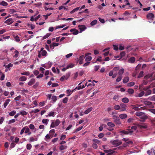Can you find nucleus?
I'll return each instance as SVG.
<instances>
[{
	"mask_svg": "<svg viewBox=\"0 0 155 155\" xmlns=\"http://www.w3.org/2000/svg\"><path fill=\"white\" fill-rule=\"evenodd\" d=\"M113 118L114 120V122L117 124H121V122L120 121V119L119 117L116 116H113Z\"/></svg>",
	"mask_w": 155,
	"mask_h": 155,
	"instance_id": "nucleus-1",
	"label": "nucleus"
},
{
	"mask_svg": "<svg viewBox=\"0 0 155 155\" xmlns=\"http://www.w3.org/2000/svg\"><path fill=\"white\" fill-rule=\"evenodd\" d=\"M110 143L115 146H117L120 145L122 143V142L119 141L117 140L111 141Z\"/></svg>",
	"mask_w": 155,
	"mask_h": 155,
	"instance_id": "nucleus-2",
	"label": "nucleus"
},
{
	"mask_svg": "<svg viewBox=\"0 0 155 155\" xmlns=\"http://www.w3.org/2000/svg\"><path fill=\"white\" fill-rule=\"evenodd\" d=\"M137 127L140 129H145L147 128V126L146 124H137Z\"/></svg>",
	"mask_w": 155,
	"mask_h": 155,
	"instance_id": "nucleus-3",
	"label": "nucleus"
},
{
	"mask_svg": "<svg viewBox=\"0 0 155 155\" xmlns=\"http://www.w3.org/2000/svg\"><path fill=\"white\" fill-rule=\"evenodd\" d=\"M147 17L148 19L153 20V18H154V15L153 13H150L147 14Z\"/></svg>",
	"mask_w": 155,
	"mask_h": 155,
	"instance_id": "nucleus-4",
	"label": "nucleus"
},
{
	"mask_svg": "<svg viewBox=\"0 0 155 155\" xmlns=\"http://www.w3.org/2000/svg\"><path fill=\"white\" fill-rule=\"evenodd\" d=\"M120 111H124L126 110V105L125 104L122 103L120 104Z\"/></svg>",
	"mask_w": 155,
	"mask_h": 155,
	"instance_id": "nucleus-5",
	"label": "nucleus"
},
{
	"mask_svg": "<svg viewBox=\"0 0 155 155\" xmlns=\"http://www.w3.org/2000/svg\"><path fill=\"white\" fill-rule=\"evenodd\" d=\"M78 27L80 30V33H81L86 28V26L84 25H79L78 26Z\"/></svg>",
	"mask_w": 155,
	"mask_h": 155,
	"instance_id": "nucleus-6",
	"label": "nucleus"
},
{
	"mask_svg": "<svg viewBox=\"0 0 155 155\" xmlns=\"http://www.w3.org/2000/svg\"><path fill=\"white\" fill-rule=\"evenodd\" d=\"M85 58V57L83 55H82L79 57L78 59V61L80 64H83V61Z\"/></svg>",
	"mask_w": 155,
	"mask_h": 155,
	"instance_id": "nucleus-7",
	"label": "nucleus"
},
{
	"mask_svg": "<svg viewBox=\"0 0 155 155\" xmlns=\"http://www.w3.org/2000/svg\"><path fill=\"white\" fill-rule=\"evenodd\" d=\"M133 131L131 130H128V131H125V130H122L120 131V133L124 134H130V135L132 134V133H133Z\"/></svg>",
	"mask_w": 155,
	"mask_h": 155,
	"instance_id": "nucleus-8",
	"label": "nucleus"
},
{
	"mask_svg": "<svg viewBox=\"0 0 155 155\" xmlns=\"http://www.w3.org/2000/svg\"><path fill=\"white\" fill-rule=\"evenodd\" d=\"M104 152L105 153H107L108 154L107 155H111L114 152V151H113L111 149L107 150H104Z\"/></svg>",
	"mask_w": 155,
	"mask_h": 155,
	"instance_id": "nucleus-9",
	"label": "nucleus"
},
{
	"mask_svg": "<svg viewBox=\"0 0 155 155\" xmlns=\"http://www.w3.org/2000/svg\"><path fill=\"white\" fill-rule=\"evenodd\" d=\"M14 21L12 18H8L5 21V23H6L8 25H10Z\"/></svg>",
	"mask_w": 155,
	"mask_h": 155,
	"instance_id": "nucleus-10",
	"label": "nucleus"
},
{
	"mask_svg": "<svg viewBox=\"0 0 155 155\" xmlns=\"http://www.w3.org/2000/svg\"><path fill=\"white\" fill-rule=\"evenodd\" d=\"M142 119H143V122H144L145 120L147 119L148 118L147 116L144 113L140 117Z\"/></svg>",
	"mask_w": 155,
	"mask_h": 155,
	"instance_id": "nucleus-11",
	"label": "nucleus"
},
{
	"mask_svg": "<svg viewBox=\"0 0 155 155\" xmlns=\"http://www.w3.org/2000/svg\"><path fill=\"white\" fill-rule=\"evenodd\" d=\"M35 82V80L34 78L31 79L30 81L28 83V84L31 86Z\"/></svg>",
	"mask_w": 155,
	"mask_h": 155,
	"instance_id": "nucleus-12",
	"label": "nucleus"
},
{
	"mask_svg": "<svg viewBox=\"0 0 155 155\" xmlns=\"http://www.w3.org/2000/svg\"><path fill=\"white\" fill-rule=\"evenodd\" d=\"M135 61V58L134 57H131L128 60V62L130 63H134Z\"/></svg>",
	"mask_w": 155,
	"mask_h": 155,
	"instance_id": "nucleus-13",
	"label": "nucleus"
},
{
	"mask_svg": "<svg viewBox=\"0 0 155 155\" xmlns=\"http://www.w3.org/2000/svg\"><path fill=\"white\" fill-rule=\"evenodd\" d=\"M121 101L124 103H127L129 101V99L128 98L125 97L122 98Z\"/></svg>",
	"mask_w": 155,
	"mask_h": 155,
	"instance_id": "nucleus-14",
	"label": "nucleus"
},
{
	"mask_svg": "<svg viewBox=\"0 0 155 155\" xmlns=\"http://www.w3.org/2000/svg\"><path fill=\"white\" fill-rule=\"evenodd\" d=\"M19 114L20 115H21L22 116H24L26 115L28 113L26 111L23 110H21L19 112Z\"/></svg>",
	"mask_w": 155,
	"mask_h": 155,
	"instance_id": "nucleus-15",
	"label": "nucleus"
},
{
	"mask_svg": "<svg viewBox=\"0 0 155 155\" xmlns=\"http://www.w3.org/2000/svg\"><path fill=\"white\" fill-rule=\"evenodd\" d=\"M119 117L121 119H124L126 118L127 116L126 114H120Z\"/></svg>",
	"mask_w": 155,
	"mask_h": 155,
	"instance_id": "nucleus-16",
	"label": "nucleus"
},
{
	"mask_svg": "<svg viewBox=\"0 0 155 155\" xmlns=\"http://www.w3.org/2000/svg\"><path fill=\"white\" fill-rule=\"evenodd\" d=\"M10 101V100L9 99H7L5 101L3 105L4 108H5L6 107L7 105L8 104Z\"/></svg>",
	"mask_w": 155,
	"mask_h": 155,
	"instance_id": "nucleus-17",
	"label": "nucleus"
},
{
	"mask_svg": "<svg viewBox=\"0 0 155 155\" xmlns=\"http://www.w3.org/2000/svg\"><path fill=\"white\" fill-rule=\"evenodd\" d=\"M129 80V78L128 77H126L124 78L123 80V82L124 83H127Z\"/></svg>",
	"mask_w": 155,
	"mask_h": 155,
	"instance_id": "nucleus-18",
	"label": "nucleus"
},
{
	"mask_svg": "<svg viewBox=\"0 0 155 155\" xmlns=\"http://www.w3.org/2000/svg\"><path fill=\"white\" fill-rule=\"evenodd\" d=\"M54 114H55V112H54V111L50 112L46 116V117H48V116H49V117L52 116V117H54Z\"/></svg>",
	"mask_w": 155,
	"mask_h": 155,
	"instance_id": "nucleus-19",
	"label": "nucleus"
},
{
	"mask_svg": "<svg viewBox=\"0 0 155 155\" xmlns=\"http://www.w3.org/2000/svg\"><path fill=\"white\" fill-rule=\"evenodd\" d=\"M26 79H27V78L24 76H22L21 77L19 78V80L20 81H25L26 80Z\"/></svg>",
	"mask_w": 155,
	"mask_h": 155,
	"instance_id": "nucleus-20",
	"label": "nucleus"
},
{
	"mask_svg": "<svg viewBox=\"0 0 155 155\" xmlns=\"http://www.w3.org/2000/svg\"><path fill=\"white\" fill-rule=\"evenodd\" d=\"M124 70L123 68H122L118 72V74L119 75H121L123 74L124 73Z\"/></svg>",
	"mask_w": 155,
	"mask_h": 155,
	"instance_id": "nucleus-21",
	"label": "nucleus"
},
{
	"mask_svg": "<svg viewBox=\"0 0 155 155\" xmlns=\"http://www.w3.org/2000/svg\"><path fill=\"white\" fill-rule=\"evenodd\" d=\"M92 108L90 107L87 109L84 112V113L85 114H87L89 113L90 112H91L92 110Z\"/></svg>",
	"mask_w": 155,
	"mask_h": 155,
	"instance_id": "nucleus-22",
	"label": "nucleus"
},
{
	"mask_svg": "<svg viewBox=\"0 0 155 155\" xmlns=\"http://www.w3.org/2000/svg\"><path fill=\"white\" fill-rule=\"evenodd\" d=\"M144 103L146 105H150L152 104V102L147 101H144Z\"/></svg>",
	"mask_w": 155,
	"mask_h": 155,
	"instance_id": "nucleus-23",
	"label": "nucleus"
},
{
	"mask_svg": "<svg viewBox=\"0 0 155 155\" xmlns=\"http://www.w3.org/2000/svg\"><path fill=\"white\" fill-rule=\"evenodd\" d=\"M143 114H144V112H138L135 113V115L138 117H141Z\"/></svg>",
	"mask_w": 155,
	"mask_h": 155,
	"instance_id": "nucleus-24",
	"label": "nucleus"
},
{
	"mask_svg": "<svg viewBox=\"0 0 155 155\" xmlns=\"http://www.w3.org/2000/svg\"><path fill=\"white\" fill-rule=\"evenodd\" d=\"M127 92L130 94H133L134 92V91L132 89L129 88L128 89Z\"/></svg>",
	"mask_w": 155,
	"mask_h": 155,
	"instance_id": "nucleus-25",
	"label": "nucleus"
},
{
	"mask_svg": "<svg viewBox=\"0 0 155 155\" xmlns=\"http://www.w3.org/2000/svg\"><path fill=\"white\" fill-rule=\"evenodd\" d=\"M0 5L6 6L8 5V3L5 1H2L0 3Z\"/></svg>",
	"mask_w": 155,
	"mask_h": 155,
	"instance_id": "nucleus-26",
	"label": "nucleus"
},
{
	"mask_svg": "<svg viewBox=\"0 0 155 155\" xmlns=\"http://www.w3.org/2000/svg\"><path fill=\"white\" fill-rule=\"evenodd\" d=\"M152 91L151 90H147L145 94L146 96H147L151 94Z\"/></svg>",
	"mask_w": 155,
	"mask_h": 155,
	"instance_id": "nucleus-27",
	"label": "nucleus"
},
{
	"mask_svg": "<svg viewBox=\"0 0 155 155\" xmlns=\"http://www.w3.org/2000/svg\"><path fill=\"white\" fill-rule=\"evenodd\" d=\"M148 99L151 101H155V95H153L151 97H150L148 98Z\"/></svg>",
	"mask_w": 155,
	"mask_h": 155,
	"instance_id": "nucleus-28",
	"label": "nucleus"
},
{
	"mask_svg": "<svg viewBox=\"0 0 155 155\" xmlns=\"http://www.w3.org/2000/svg\"><path fill=\"white\" fill-rule=\"evenodd\" d=\"M49 121V120L48 119H43L42 120V122L47 125Z\"/></svg>",
	"mask_w": 155,
	"mask_h": 155,
	"instance_id": "nucleus-29",
	"label": "nucleus"
},
{
	"mask_svg": "<svg viewBox=\"0 0 155 155\" xmlns=\"http://www.w3.org/2000/svg\"><path fill=\"white\" fill-rule=\"evenodd\" d=\"M97 20H94L93 21H92L91 22V26H93L94 25L97 24Z\"/></svg>",
	"mask_w": 155,
	"mask_h": 155,
	"instance_id": "nucleus-30",
	"label": "nucleus"
},
{
	"mask_svg": "<svg viewBox=\"0 0 155 155\" xmlns=\"http://www.w3.org/2000/svg\"><path fill=\"white\" fill-rule=\"evenodd\" d=\"M80 7H77L74 9H73L70 12V13L71 14H73V13H74V12H75L78 11L79 8H80Z\"/></svg>",
	"mask_w": 155,
	"mask_h": 155,
	"instance_id": "nucleus-31",
	"label": "nucleus"
},
{
	"mask_svg": "<svg viewBox=\"0 0 155 155\" xmlns=\"http://www.w3.org/2000/svg\"><path fill=\"white\" fill-rule=\"evenodd\" d=\"M135 84V83L134 82H131L128 83L127 85V87H131L134 86Z\"/></svg>",
	"mask_w": 155,
	"mask_h": 155,
	"instance_id": "nucleus-32",
	"label": "nucleus"
},
{
	"mask_svg": "<svg viewBox=\"0 0 155 155\" xmlns=\"http://www.w3.org/2000/svg\"><path fill=\"white\" fill-rule=\"evenodd\" d=\"M30 142H32L33 141H36L38 139L37 138H34L33 137H31L29 138Z\"/></svg>",
	"mask_w": 155,
	"mask_h": 155,
	"instance_id": "nucleus-33",
	"label": "nucleus"
},
{
	"mask_svg": "<svg viewBox=\"0 0 155 155\" xmlns=\"http://www.w3.org/2000/svg\"><path fill=\"white\" fill-rule=\"evenodd\" d=\"M92 59V57L91 56H88L85 59V61L87 62L91 60Z\"/></svg>",
	"mask_w": 155,
	"mask_h": 155,
	"instance_id": "nucleus-34",
	"label": "nucleus"
},
{
	"mask_svg": "<svg viewBox=\"0 0 155 155\" xmlns=\"http://www.w3.org/2000/svg\"><path fill=\"white\" fill-rule=\"evenodd\" d=\"M67 146H66L61 145L59 147V149L61 150H63L67 148Z\"/></svg>",
	"mask_w": 155,
	"mask_h": 155,
	"instance_id": "nucleus-35",
	"label": "nucleus"
},
{
	"mask_svg": "<svg viewBox=\"0 0 155 155\" xmlns=\"http://www.w3.org/2000/svg\"><path fill=\"white\" fill-rule=\"evenodd\" d=\"M39 110L38 109H35V110H31L30 112V113L31 114V113H38V112H39Z\"/></svg>",
	"mask_w": 155,
	"mask_h": 155,
	"instance_id": "nucleus-36",
	"label": "nucleus"
},
{
	"mask_svg": "<svg viewBox=\"0 0 155 155\" xmlns=\"http://www.w3.org/2000/svg\"><path fill=\"white\" fill-rule=\"evenodd\" d=\"M122 78V76L121 75H119L117 78L116 80V81L117 82H119L121 80Z\"/></svg>",
	"mask_w": 155,
	"mask_h": 155,
	"instance_id": "nucleus-37",
	"label": "nucleus"
},
{
	"mask_svg": "<svg viewBox=\"0 0 155 155\" xmlns=\"http://www.w3.org/2000/svg\"><path fill=\"white\" fill-rule=\"evenodd\" d=\"M107 125L108 126L111 127H114L115 125L114 124L111 122H109L107 123Z\"/></svg>",
	"mask_w": 155,
	"mask_h": 155,
	"instance_id": "nucleus-38",
	"label": "nucleus"
},
{
	"mask_svg": "<svg viewBox=\"0 0 155 155\" xmlns=\"http://www.w3.org/2000/svg\"><path fill=\"white\" fill-rule=\"evenodd\" d=\"M32 147V146L30 143H28L27 144L26 148L28 150H30Z\"/></svg>",
	"mask_w": 155,
	"mask_h": 155,
	"instance_id": "nucleus-39",
	"label": "nucleus"
},
{
	"mask_svg": "<svg viewBox=\"0 0 155 155\" xmlns=\"http://www.w3.org/2000/svg\"><path fill=\"white\" fill-rule=\"evenodd\" d=\"M20 74L21 75H24L27 76H28L30 74V73L28 71H25L24 72H21Z\"/></svg>",
	"mask_w": 155,
	"mask_h": 155,
	"instance_id": "nucleus-40",
	"label": "nucleus"
},
{
	"mask_svg": "<svg viewBox=\"0 0 155 155\" xmlns=\"http://www.w3.org/2000/svg\"><path fill=\"white\" fill-rule=\"evenodd\" d=\"M133 109L135 110L136 111H138L142 107L139 108V107L136 106L134 105L133 106Z\"/></svg>",
	"mask_w": 155,
	"mask_h": 155,
	"instance_id": "nucleus-41",
	"label": "nucleus"
},
{
	"mask_svg": "<svg viewBox=\"0 0 155 155\" xmlns=\"http://www.w3.org/2000/svg\"><path fill=\"white\" fill-rule=\"evenodd\" d=\"M51 34L50 33H47L43 37V39H45L48 38L50 35Z\"/></svg>",
	"mask_w": 155,
	"mask_h": 155,
	"instance_id": "nucleus-42",
	"label": "nucleus"
},
{
	"mask_svg": "<svg viewBox=\"0 0 155 155\" xmlns=\"http://www.w3.org/2000/svg\"><path fill=\"white\" fill-rule=\"evenodd\" d=\"M16 112L15 111H12L9 113L10 116H14L16 114Z\"/></svg>",
	"mask_w": 155,
	"mask_h": 155,
	"instance_id": "nucleus-43",
	"label": "nucleus"
},
{
	"mask_svg": "<svg viewBox=\"0 0 155 155\" xmlns=\"http://www.w3.org/2000/svg\"><path fill=\"white\" fill-rule=\"evenodd\" d=\"M55 124V126H57L59 125L60 123V121L59 119H57L55 122H54Z\"/></svg>",
	"mask_w": 155,
	"mask_h": 155,
	"instance_id": "nucleus-44",
	"label": "nucleus"
},
{
	"mask_svg": "<svg viewBox=\"0 0 155 155\" xmlns=\"http://www.w3.org/2000/svg\"><path fill=\"white\" fill-rule=\"evenodd\" d=\"M114 108L116 110H119L120 109V106L119 105H116L114 106Z\"/></svg>",
	"mask_w": 155,
	"mask_h": 155,
	"instance_id": "nucleus-45",
	"label": "nucleus"
},
{
	"mask_svg": "<svg viewBox=\"0 0 155 155\" xmlns=\"http://www.w3.org/2000/svg\"><path fill=\"white\" fill-rule=\"evenodd\" d=\"M143 71H141L139 74L138 78H139L143 77Z\"/></svg>",
	"mask_w": 155,
	"mask_h": 155,
	"instance_id": "nucleus-46",
	"label": "nucleus"
},
{
	"mask_svg": "<svg viewBox=\"0 0 155 155\" xmlns=\"http://www.w3.org/2000/svg\"><path fill=\"white\" fill-rule=\"evenodd\" d=\"M51 99L54 102H55L57 100V97L55 96H53L51 97Z\"/></svg>",
	"mask_w": 155,
	"mask_h": 155,
	"instance_id": "nucleus-47",
	"label": "nucleus"
},
{
	"mask_svg": "<svg viewBox=\"0 0 155 155\" xmlns=\"http://www.w3.org/2000/svg\"><path fill=\"white\" fill-rule=\"evenodd\" d=\"M92 141L95 143H96L97 144H99L100 143V141L97 139H93Z\"/></svg>",
	"mask_w": 155,
	"mask_h": 155,
	"instance_id": "nucleus-48",
	"label": "nucleus"
},
{
	"mask_svg": "<svg viewBox=\"0 0 155 155\" xmlns=\"http://www.w3.org/2000/svg\"><path fill=\"white\" fill-rule=\"evenodd\" d=\"M74 64H73L71 63L69 64L67 66V68H71L74 67Z\"/></svg>",
	"mask_w": 155,
	"mask_h": 155,
	"instance_id": "nucleus-49",
	"label": "nucleus"
},
{
	"mask_svg": "<svg viewBox=\"0 0 155 155\" xmlns=\"http://www.w3.org/2000/svg\"><path fill=\"white\" fill-rule=\"evenodd\" d=\"M144 94L145 92L144 91H141L139 94L138 95V97H142Z\"/></svg>",
	"mask_w": 155,
	"mask_h": 155,
	"instance_id": "nucleus-50",
	"label": "nucleus"
},
{
	"mask_svg": "<svg viewBox=\"0 0 155 155\" xmlns=\"http://www.w3.org/2000/svg\"><path fill=\"white\" fill-rule=\"evenodd\" d=\"M49 137L50 136H49V135L48 134H47L45 137L46 139H45V140H46L47 141H49V140L50 139Z\"/></svg>",
	"mask_w": 155,
	"mask_h": 155,
	"instance_id": "nucleus-51",
	"label": "nucleus"
},
{
	"mask_svg": "<svg viewBox=\"0 0 155 155\" xmlns=\"http://www.w3.org/2000/svg\"><path fill=\"white\" fill-rule=\"evenodd\" d=\"M0 74H2V75L0 78V80L1 81H2L4 80V78H5V74L3 73H2L1 71H0Z\"/></svg>",
	"mask_w": 155,
	"mask_h": 155,
	"instance_id": "nucleus-52",
	"label": "nucleus"
},
{
	"mask_svg": "<svg viewBox=\"0 0 155 155\" xmlns=\"http://www.w3.org/2000/svg\"><path fill=\"white\" fill-rule=\"evenodd\" d=\"M25 127V131L24 132L25 133L27 134L28 132H29V131H30V130L29 129V128H28V127Z\"/></svg>",
	"mask_w": 155,
	"mask_h": 155,
	"instance_id": "nucleus-53",
	"label": "nucleus"
},
{
	"mask_svg": "<svg viewBox=\"0 0 155 155\" xmlns=\"http://www.w3.org/2000/svg\"><path fill=\"white\" fill-rule=\"evenodd\" d=\"M29 127L30 129L33 130L35 128V127L33 124H31L29 125Z\"/></svg>",
	"mask_w": 155,
	"mask_h": 155,
	"instance_id": "nucleus-54",
	"label": "nucleus"
},
{
	"mask_svg": "<svg viewBox=\"0 0 155 155\" xmlns=\"http://www.w3.org/2000/svg\"><path fill=\"white\" fill-rule=\"evenodd\" d=\"M15 55L14 56V57L15 58H17L18 57L19 52L18 51L16 50L15 51Z\"/></svg>",
	"mask_w": 155,
	"mask_h": 155,
	"instance_id": "nucleus-55",
	"label": "nucleus"
},
{
	"mask_svg": "<svg viewBox=\"0 0 155 155\" xmlns=\"http://www.w3.org/2000/svg\"><path fill=\"white\" fill-rule=\"evenodd\" d=\"M100 66L99 65H96L94 66V70L95 71H97L100 68Z\"/></svg>",
	"mask_w": 155,
	"mask_h": 155,
	"instance_id": "nucleus-56",
	"label": "nucleus"
},
{
	"mask_svg": "<svg viewBox=\"0 0 155 155\" xmlns=\"http://www.w3.org/2000/svg\"><path fill=\"white\" fill-rule=\"evenodd\" d=\"M47 54V52L45 50H44L41 53V55L43 56H46Z\"/></svg>",
	"mask_w": 155,
	"mask_h": 155,
	"instance_id": "nucleus-57",
	"label": "nucleus"
},
{
	"mask_svg": "<svg viewBox=\"0 0 155 155\" xmlns=\"http://www.w3.org/2000/svg\"><path fill=\"white\" fill-rule=\"evenodd\" d=\"M92 147L94 149H97L98 147L97 145L95 143H93L92 144Z\"/></svg>",
	"mask_w": 155,
	"mask_h": 155,
	"instance_id": "nucleus-58",
	"label": "nucleus"
},
{
	"mask_svg": "<svg viewBox=\"0 0 155 155\" xmlns=\"http://www.w3.org/2000/svg\"><path fill=\"white\" fill-rule=\"evenodd\" d=\"M68 101V98L67 97H65L63 100V102L64 103H67Z\"/></svg>",
	"mask_w": 155,
	"mask_h": 155,
	"instance_id": "nucleus-59",
	"label": "nucleus"
},
{
	"mask_svg": "<svg viewBox=\"0 0 155 155\" xmlns=\"http://www.w3.org/2000/svg\"><path fill=\"white\" fill-rule=\"evenodd\" d=\"M21 98V96L20 95L15 97L14 99V100L15 101H19Z\"/></svg>",
	"mask_w": 155,
	"mask_h": 155,
	"instance_id": "nucleus-60",
	"label": "nucleus"
},
{
	"mask_svg": "<svg viewBox=\"0 0 155 155\" xmlns=\"http://www.w3.org/2000/svg\"><path fill=\"white\" fill-rule=\"evenodd\" d=\"M15 144L14 143V141H13L12 142L11 144L10 147L11 148H13L15 146Z\"/></svg>",
	"mask_w": 155,
	"mask_h": 155,
	"instance_id": "nucleus-61",
	"label": "nucleus"
},
{
	"mask_svg": "<svg viewBox=\"0 0 155 155\" xmlns=\"http://www.w3.org/2000/svg\"><path fill=\"white\" fill-rule=\"evenodd\" d=\"M131 46H127L126 48V49L128 51H130L132 50V48H131Z\"/></svg>",
	"mask_w": 155,
	"mask_h": 155,
	"instance_id": "nucleus-62",
	"label": "nucleus"
},
{
	"mask_svg": "<svg viewBox=\"0 0 155 155\" xmlns=\"http://www.w3.org/2000/svg\"><path fill=\"white\" fill-rule=\"evenodd\" d=\"M13 64L11 63H9V64L8 65H7L6 67L8 69H9L10 67H12L13 66Z\"/></svg>",
	"mask_w": 155,
	"mask_h": 155,
	"instance_id": "nucleus-63",
	"label": "nucleus"
},
{
	"mask_svg": "<svg viewBox=\"0 0 155 155\" xmlns=\"http://www.w3.org/2000/svg\"><path fill=\"white\" fill-rule=\"evenodd\" d=\"M149 111L155 114V109H149Z\"/></svg>",
	"mask_w": 155,
	"mask_h": 155,
	"instance_id": "nucleus-64",
	"label": "nucleus"
}]
</instances>
